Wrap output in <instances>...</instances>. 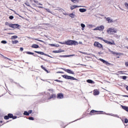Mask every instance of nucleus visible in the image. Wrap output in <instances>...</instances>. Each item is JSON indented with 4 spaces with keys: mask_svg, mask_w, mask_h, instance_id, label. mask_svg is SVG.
Segmentation results:
<instances>
[{
    "mask_svg": "<svg viewBox=\"0 0 128 128\" xmlns=\"http://www.w3.org/2000/svg\"><path fill=\"white\" fill-rule=\"evenodd\" d=\"M28 119H29L30 120H34V118L33 117H29L28 118Z\"/></svg>",
    "mask_w": 128,
    "mask_h": 128,
    "instance_id": "c9c22d12",
    "label": "nucleus"
},
{
    "mask_svg": "<svg viewBox=\"0 0 128 128\" xmlns=\"http://www.w3.org/2000/svg\"><path fill=\"white\" fill-rule=\"evenodd\" d=\"M50 90H51V89L48 90V91H50Z\"/></svg>",
    "mask_w": 128,
    "mask_h": 128,
    "instance_id": "bf43d9fd",
    "label": "nucleus"
},
{
    "mask_svg": "<svg viewBox=\"0 0 128 128\" xmlns=\"http://www.w3.org/2000/svg\"><path fill=\"white\" fill-rule=\"evenodd\" d=\"M105 43L108 44L110 45H115V42H114V40H112V42H108V40H104V42Z\"/></svg>",
    "mask_w": 128,
    "mask_h": 128,
    "instance_id": "f8f14e48",
    "label": "nucleus"
},
{
    "mask_svg": "<svg viewBox=\"0 0 128 128\" xmlns=\"http://www.w3.org/2000/svg\"><path fill=\"white\" fill-rule=\"evenodd\" d=\"M38 8H43V7L42 6H38Z\"/></svg>",
    "mask_w": 128,
    "mask_h": 128,
    "instance_id": "8fccbe9b",
    "label": "nucleus"
},
{
    "mask_svg": "<svg viewBox=\"0 0 128 128\" xmlns=\"http://www.w3.org/2000/svg\"><path fill=\"white\" fill-rule=\"evenodd\" d=\"M26 4L28 6H30V4H28V3H27V4L26 3Z\"/></svg>",
    "mask_w": 128,
    "mask_h": 128,
    "instance_id": "3c124183",
    "label": "nucleus"
},
{
    "mask_svg": "<svg viewBox=\"0 0 128 128\" xmlns=\"http://www.w3.org/2000/svg\"><path fill=\"white\" fill-rule=\"evenodd\" d=\"M56 94H52L51 96H50V98H48V100H51L52 98H56Z\"/></svg>",
    "mask_w": 128,
    "mask_h": 128,
    "instance_id": "2eb2a0df",
    "label": "nucleus"
},
{
    "mask_svg": "<svg viewBox=\"0 0 128 128\" xmlns=\"http://www.w3.org/2000/svg\"><path fill=\"white\" fill-rule=\"evenodd\" d=\"M74 14H70V15H69V16H70L71 18H74Z\"/></svg>",
    "mask_w": 128,
    "mask_h": 128,
    "instance_id": "7c9ffc66",
    "label": "nucleus"
},
{
    "mask_svg": "<svg viewBox=\"0 0 128 128\" xmlns=\"http://www.w3.org/2000/svg\"><path fill=\"white\" fill-rule=\"evenodd\" d=\"M14 18V16H9V19L10 20H13Z\"/></svg>",
    "mask_w": 128,
    "mask_h": 128,
    "instance_id": "79ce46f5",
    "label": "nucleus"
},
{
    "mask_svg": "<svg viewBox=\"0 0 128 128\" xmlns=\"http://www.w3.org/2000/svg\"><path fill=\"white\" fill-rule=\"evenodd\" d=\"M103 112L102 111H98L94 110H92L89 113L90 116H94V114H100L102 113Z\"/></svg>",
    "mask_w": 128,
    "mask_h": 128,
    "instance_id": "20e7f679",
    "label": "nucleus"
},
{
    "mask_svg": "<svg viewBox=\"0 0 128 128\" xmlns=\"http://www.w3.org/2000/svg\"><path fill=\"white\" fill-rule=\"evenodd\" d=\"M34 52L36 53V54H42V55H43V56H47L48 57H49V55L46 54H44V52H38V51H34Z\"/></svg>",
    "mask_w": 128,
    "mask_h": 128,
    "instance_id": "1a4fd4ad",
    "label": "nucleus"
},
{
    "mask_svg": "<svg viewBox=\"0 0 128 128\" xmlns=\"http://www.w3.org/2000/svg\"><path fill=\"white\" fill-rule=\"evenodd\" d=\"M20 50L21 52L24 51V48H20Z\"/></svg>",
    "mask_w": 128,
    "mask_h": 128,
    "instance_id": "c03bdc74",
    "label": "nucleus"
},
{
    "mask_svg": "<svg viewBox=\"0 0 128 128\" xmlns=\"http://www.w3.org/2000/svg\"><path fill=\"white\" fill-rule=\"evenodd\" d=\"M31 47L33 48H39V46L36 44H33L32 45Z\"/></svg>",
    "mask_w": 128,
    "mask_h": 128,
    "instance_id": "dca6fc26",
    "label": "nucleus"
},
{
    "mask_svg": "<svg viewBox=\"0 0 128 128\" xmlns=\"http://www.w3.org/2000/svg\"><path fill=\"white\" fill-rule=\"evenodd\" d=\"M122 108H123L124 110H126L128 109V107L126 106H122Z\"/></svg>",
    "mask_w": 128,
    "mask_h": 128,
    "instance_id": "2f4dec72",
    "label": "nucleus"
},
{
    "mask_svg": "<svg viewBox=\"0 0 128 128\" xmlns=\"http://www.w3.org/2000/svg\"><path fill=\"white\" fill-rule=\"evenodd\" d=\"M79 8V6H70V10H73L74 8Z\"/></svg>",
    "mask_w": 128,
    "mask_h": 128,
    "instance_id": "aec40b11",
    "label": "nucleus"
},
{
    "mask_svg": "<svg viewBox=\"0 0 128 128\" xmlns=\"http://www.w3.org/2000/svg\"><path fill=\"white\" fill-rule=\"evenodd\" d=\"M19 26H20L19 24H10L9 27L16 29V28H18Z\"/></svg>",
    "mask_w": 128,
    "mask_h": 128,
    "instance_id": "9b49d317",
    "label": "nucleus"
},
{
    "mask_svg": "<svg viewBox=\"0 0 128 128\" xmlns=\"http://www.w3.org/2000/svg\"><path fill=\"white\" fill-rule=\"evenodd\" d=\"M99 94H100V92L98 90H94L93 91V94H94V96H98Z\"/></svg>",
    "mask_w": 128,
    "mask_h": 128,
    "instance_id": "4468645a",
    "label": "nucleus"
},
{
    "mask_svg": "<svg viewBox=\"0 0 128 128\" xmlns=\"http://www.w3.org/2000/svg\"><path fill=\"white\" fill-rule=\"evenodd\" d=\"M33 2H34V3H36L38 5L42 6V4L38 3V2L37 0H34Z\"/></svg>",
    "mask_w": 128,
    "mask_h": 128,
    "instance_id": "b1692460",
    "label": "nucleus"
},
{
    "mask_svg": "<svg viewBox=\"0 0 128 128\" xmlns=\"http://www.w3.org/2000/svg\"><path fill=\"white\" fill-rule=\"evenodd\" d=\"M124 123H125V124L128 123V119H127V118L124 119Z\"/></svg>",
    "mask_w": 128,
    "mask_h": 128,
    "instance_id": "4c0bfd02",
    "label": "nucleus"
},
{
    "mask_svg": "<svg viewBox=\"0 0 128 128\" xmlns=\"http://www.w3.org/2000/svg\"><path fill=\"white\" fill-rule=\"evenodd\" d=\"M80 26H81V27H82V28H85L86 26L84 24H81Z\"/></svg>",
    "mask_w": 128,
    "mask_h": 128,
    "instance_id": "58836bf2",
    "label": "nucleus"
},
{
    "mask_svg": "<svg viewBox=\"0 0 128 128\" xmlns=\"http://www.w3.org/2000/svg\"><path fill=\"white\" fill-rule=\"evenodd\" d=\"M29 114H30L28 112H27L26 111H24V113H23V114H24V116H28Z\"/></svg>",
    "mask_w": 128,
    "mask_h": 128,
    "instance_id": "bb28decb",
    "label": "nucleus"
},
{
    "mask_svg": "<svg viewBox=\"0 0 128 128\" xmlns=\"http://www.w3.org/2000/svg\"><path fill=\"white\" fill-rule=\"evenodd\" d=\"M99 60L101 62H102L104 64H106V66H108L110 64V63L108 62L107 61H106L105 60H104L102 58H100Z\"/></svg>",
    "mask_w": 128,
    "mask_h": 128,
    "instance_id": "9d476101",
    "label": "nucleus"
},
{
    "mask_svg": "<svg viewBox=\"0 0 128 128\" xmlns=\"http://www.w3.org/2000/svg\"><path fill=\"white\" fill-rule=\"evenodd\" d=\"M106 32L110 35H113L118 32V30L115 28H110L107 29Z\"/></svg>",
    "mask_w": 128,
    "mask_h": 128,
    "instance_id": "f257e3e1",
    "label": "nucleus"
},
{
    "mask_svg": "<svg viewBox=\"0 0 128 128\" xmlns=\"http://www.w3.org/2000/svg\"><path fill=\"white\" fill-rule=\"evenodd\" d=\"M8 34H14V33H8Z\"/></svg>",
    "mask_w": 128,
    "mask_h": 128,
    "instance_id": "603ef678",
    "label": "nucleus"
},
{
    "mask_svg": "<svg viewBox=\"0 0 128 128\" xmlns=\"http://www.w3.org/2000/svg\"><path fill=\"white\" fill-rule=\"evenodd\" d=\"M126 89L128 91V86H126Z\"/></svg>",
    "mask_w": 128,
    "mask_h": 128,
    "instance_id": "5fc2aeb1",
    "label": "nucleus"
},
{
    "mask_svg": "<svg viewBox=\"0 0 128 128\" xmlns=\"http://www.w3.org/2000/svg\"><path fill=\"white\" fill-rule=\"evenodd\" d=\"M17 38H18V36L16 35H15V36H11L10 39L13 40L14 39H16Z\"/></svg>",
    "mask_w": 128,
    "mask_h": 128,
    "instance_id": "393cba45",
    "label": "nucleus"
},
{
    "mask_svg": "<svg viewBox=\"0 0 128 128\" xmlns=\"http://www.w3.org/2000/svg\"><path fill=\"white\" fill-rule=\"evenodd\" d=\"M125 6H126V7L128 9V4L126 3V4H125Z\"/></svg>",
    "mask_w": 128,
    "mask_h": 128,
    "instance_id": "49530a36",
    "label": "nucleus"
},
{
    "mask_svg": "<svg viewBox=\"0 0 128 128\" xmlns=\"http://www.w3.org/2000/svg\"><path fill=\"white\" fill-rule=\"evenodd\" d=\"M68 56H73V55H70Z\"/></svg>",
    "mask_w": 128,
    "mask_h": 128,
    "instance_id": "4d7b16f0",
    "label": "nucleus"
},
{
    "mask_svg": "<svg viewBox=\"0 0 128 128\" xmlns=\"http://www.w3.org/2000/svg\"><path fill=\"white\" fill-rule=\"evenodd\" d=\"M41 68L42 69L44 70L46 72V73H49V72L48 70L45 67H44V66H41Z\"/></svg>",
    "mask_w": 128,
    "mask_h": 128,
    "instance_id": "a211bd4d",
    "label": "nucleus"
},
{
    "mask_svg": "<svg viewBox=\"0 0 128 128\" xmlns=\"http://www.w3.org/2000/svg\"><path fill=\"white\" fill-rule=\"evenodd\" d=\"M96 38L100 40H102L103 42L106 41V40H104V38L100 37H96Z\"/></svg>",
    "mask_w": 128,
    "mask_h": 128,
    "instance_id": "c85d7f7f",
    "label": "nucleus"
},
{
    "mask_svg": "<svg viewBox=\"0 0 128 128\" xmlns=\"http://www.w3.org/2000/svg\"><path fill=\"white\" fill-rule=\"evenodd\" d=\"M125 110L127 112H128V108L126 110Z\"/></svg>",
    "mask_w": 128,
    "mask_h": 128,
    "instance_id": "6e6d98bb",
    "label": "nucleus"
},
{
    "mask_svg": "<svg viewBox=\"0 0 128 128\" xmlns=\"http://www.w3.org/2000/svg\"><path fill=\"white\" fill-rule=\"evenodd\" d=\"M125 66H128V62H125Z\"/></svg>",
    "mask_w": 128,
    "mask_h": 128,
    "instance_id": "a18cd8bd",
    "label": "nucleus"
},
{
    "mask_svg": "<svg viewBox=\"0 0 128 128\" xmlns=\"http://www.w3.org/2000/svg\"><path fill=\"white\" fill-rule=\"evenodd\" d=\"M59 44H62V45L65 44L66 45V41L64 42H60Z\"/></svg>",
    "mask_w": 128,
    "mask_h": 128,
    "instance_id": "a19ab883",
    "label": "nucleus"
},
{
    "mask_svg": "<svg viewBox=\"0 0 128 128\" xmlns=\"http://www.w3.org/2000/svg\"><path fill=\"white\" fill-rule=\"evenodd\" d=\"M80 12H86V8H80L79 9Z\"/></svg>",
    "mask_w": 128,
    "mask_h": 128,
    "instance_id": "412c9836",
    "label": "nucleus"
},
{
    "mask_svg": "<svg viewBox=\"0 0 128 128\" xmlns=\"http://www.w3.org/2000/svg\"><path fill=\"white\" fill-rule=\"evenodd\" d=\"M122 71H120V72H118V73H122Z\"/></svg>",
    "mask_w": 128,
    "mask_h": 128,
    "instance_id": "13d9d810",
    "label": "nucleus"
},
{
    "mask_svg": "<svg viewBox=\"0 0 128 128\" xmlns=\"http://www.w3.org/2000/svg\"><path fill=\"white\" fill-rule=\"evenodd\" d=\"M10 118H12V120H15L17 118L16 116H14L13 114H8V116H4V120H8Z\"/></svg>",
    "mask_w": 128,
    "mask_h": 128,
    "instance_id": "7ed1b4c3",
    "label": "nucleus"
},
{
    "mask_svg": "<svg viewBox=\"0 0 128 128\" xmlns=\"http://www.w3.org/2000/svg\"><path fill=\"white\" fill-rule=\"evenodd\" d=\"M110 52H111L112 54L119 55L120 54L118 52H114L113 51L109 50Z\"/></svg>",
    "mask_w": 128,
    "mask_h": 128,
    "instance_id": "6ab92c4d",
    "label": "nucleus"
},
{
    "mask_svg": "<svg viewBox=\"0 0 128 128\" xmlns=\"http://www.w3.org/2000/svg\"><path fill=\"white\" fill-rule=\"evenodd\" d=\"M62 76L64 78L68 80H78L76 78H74V76H70L62 75Z\"/></svg>",
    "mask_w": 128,
    "mask_h": 128,
    "instance_id": "39448f33",
    "label": "nucleus"
},
{
    "mask_svg": "<svg viewBox=\"0 0 128 128\" xmlns=\"http://www.w3.org/2000/svg\"><path fill=\"white\" fill-rule=\"evenodd\" d=\"M1 42L2 44H7V42L6 40H2Z\"/></svg>",
    "mask_w": 128,
    "mask_h": 128,
    "instance_id": "ea45409f",
    "label": "nucleus"
},
{
    "mask_svg": "<svg viewBox=\"0 0 128 128\" xmlns=\"http://www.w3.org/2000/svg\"><path fill=\"white\" fill-rule=\"evenodd\" d=\"M53 52H54L55 54H58V53L61 52L60 50H54V51H53Z\"/></svg>",
    "mask_w": 128,
    "mask_h": 128,
    "instance_id": "473e14b6",
    "label": "nucleus"
},
{
    "mask_svg": "<svg viewBox=\"0 0 128 128\" xmlns=\"http://www.w3.org/2000/svg\"><path fill=\"white\" fill-rule=\"evenodd\" d=\"M64 71H65L67 73L69 74H75L74 73V72L73 71H72V70H70V69H63Z\"/></svg>",
    "mask_w": 128,
    "mask_h": 128,
    "instance_id": "6e6552de",
    "label": "nucleus"
},
{
    "mask_svg": "<svg viewBox=\"0 0 128 128\" xmlns=\"http://www.w3.org/2000/svg\"><path fill=\"white\" fill-rule=\"evenodd\" d=\"M60 73H63V72H60Z\"/></svg>",
    "mask_w": 128,
    "mask_h": 128,
    "instance_id": "680f3d73",
    "label": "nucleus"
},
{
    "mask_svg": "<svg viewBox=\"0 0 128 128\" xmlns=\"http://www.w3.org/2000/svg\"><path fill=\"white\" fill-rule=\"evenodd\" d=\"M122 78L124 80H126L127 78V76H122Z\"/></svg>",
    "mask_w": 128,
    "mask_h": 128,
    "instance_id": "e433bc0d",
    "label": "nucleus"
},
{
    "mask_svg": "<svg viewBox=\"0 0 128 128\" xmlns=\"http://www.w3.org/2000/svg\"><path fill=\"white\" fill-rule=\"evenodd\" d=\"M2 123H3V122L2 120H0V124H2Z\"/></svg>",
    "mask_w": 128,
    "mask_h": 128,
    "instance_id": "864d4df0",
    "label": "nucleus"
},
{
    "mask_svg": "<svg viewBox=\"0 0 128 128\" xmlns=\"http://www.w3.org/2000/svg\"><path fill=\"white\" fill-rule=\"evenodd\" d=\"M50 46H56L54 44H50Z\"/></svg>",
    "mask_w": 128,
    "mask_h": 128,
    "instance_id": "de8ad7c7",
    "label": "nucleus"
},
{
    "mask_svg": "<svg viewBox=\"0 0 128 128\" xmlns=\"http://www.w3.org/2000/svg\"><path fill=\"white\" fill-rule=\"evenodd\" d=\"M12 44H16L18 43V40H12Z\"/></svg>",
    "mask_w": 128,
    "mask_h": 128,
    "instance_id": "4be33fe9",
    "label": "nucleus"
},
{
    "mask_svg": "<svg viewBox=\"0 0 128 128\" xmlns=\"http://www.w3.org/2000/svg\"><path fill=\"white\" fill-rule=\"evenodd\" d=\"M26 54H32V55H34V53L32 52H26Z\"/></svg>",
    "mask_w": 128,
    "mask_h": 128,
    "instance_id": "c756f323",
    "label": "nucleus"
},
{
    "mask_svg": "<svg viewBox=\"0 0 128 128\" xmlns=\"http://www.w3.org/2000/svg\"><path fill=\"white\" fill-rule=\"evenodd\" d=\"M78 0H71V2H74V4H77L78 3Z\"/></svg>",
    "mask_w": 128,
    "mask_h": 128,
    "instance_id": "a878e982",
    "label": "nucleus"
},
{
    "mask_svg": "<svg viewBox=\"0 0 128 128\" xmlns=\"http://www.w3.org/2000/svg\"><path fill=\"white\" fill-rule=\"evenodd\" d=\"M103 30H104V26H99L96 27V28H94V29H93V30L102 31Z\"/></svg>",
    "mask_w": 128,
    "mask_h": 128,
    "instance_id": "0eeeda50",
    "label": "nucleus"
},
{
    "mask_svg": "<svg viewBox=\"0 0 128 128\" xmlns=\"http://www.w3.org/2000/svg\"><path fill=\"white\" fill-rule=\"evenodd\" d=\"M123 96V97H126V98H128V95H123V96Z\"/></svg>",
    "mask_w": 128,
    "mask_h": 128,
    "instance_id": "09e8293b",
    "label": "nucleus"
},
{
    "mask_svg": "<svg viewBox=\"0 0 128 128\" xmlns=\"http://www.w3.org/2000/svg\"><path fill=\"white\" fill-rule=\"evenodd\" d=\"M65 42L66 45L68 46H76L78 44L76 41L74 40H68V41H65Z\"/></svg>",
    "mask_w": 128,
    "mask_h": 128,
    "instance_id": "f03ea898",
    "label": "nucleus"
},
{
    "mask_svg": "<svg viewBox=\"0 0 128 128\" xmlns=\"http://www.w3.org/2000/svg\"><path fill=\"white\" fill-rule=\"evenodd\" d=\"M32 110H28V113H29L30 114H31V113H32Z\"/></svg>",
    "mask_w": 128,
    "mask_h": 128,
    "instance_id": "37998d69",
    "label": "nucleus"
},
{
    "mask_svg": "<svg viewBox=\"0 0 128 128\" xmlns=\"http://www.w3.org/2000/svg\"><path fill=\"white\" fill-rule=\"evenodd\" d=\"M3 58H4V59L8 60H10V61H12V60H10V58H7V57H6V56H3Z\"/></svg>",
    "mask_w": 128,
    "mask_h": 128,
    "instance_id": "72a5a7b5",
    "label": "nucleus"
},
{
    "mask_svg": "<svg viewBox=\"0 0 128 128\" xmlns=\"http://www.w3.org/2000/svg\"><path fill=\"white\" fill-rule=\"evenodd\" d=\"M87 82L88 84H94V82L92 80H88Z\"/></svg>",
    "mask_w": 128,
    "mask_h": 128,
    "instance_id": "5701e85b",
    "label": "nucleus"
},
{
    "mask_svg": "<svg viewBox=\"0 0 128 128\" xmlns=\"http://www.w3.org/2000/svg\"><path fill=\"white\" fill-rule=\"evenodd\" d=\"M12 24H10V22H6V23H5V25L6 26H10V25H12Z\"/></svg>",
    "mask_w": 128,
    "mask_h": 128,
    "instance_id": "cd10ccee",
    "label": "nucleus"
},
{
    "mask_svg": "<svg viewBox=\"0 0 128 128\" xmlns=\"http://www.w3.org/2000/svg\"><path fill=\"white\" fill-rule=\"evenodd\" d=\"M54 81L56 82H63V81L60 80H54Z\"/></svg>",
    "mask_w": 128,
    "mask_h": 128,
    "instance_id": "f704fd0d",
    "label": "nucleus"
},
{
    "mask_svg": "<svg viewBox=\"0 0 128 128\" xmlns=\"http://www.w3.org/2000/svg\"><path fill=\"white\" fill-rule=\"evenodd\" d=\"M94 46L98 48H103L102 44H100L98 42H95Z\"/></svg>",
    "mask_w": 128,
    "mask_h": 128,
    "instance_id": "423d86ee",
    "label": "nucleus"
},
{
    "mask_svg": "<svg viewBox=\"0 0 128 128\" xmlns=\"http://www.w3.org/2000/svg\"><path fill=\"white\" fill-rule=\"evenodd\" d=\"M118 58H120V57H118Z\"/></svg>",
    "mask_w": 128,
    "mask_h": 128,
    "instance_id": "e2e57ef3",
    "label": "nucleus"
},
{
    "mask_svg": "<svg viewBox=\"0 0 128 128\" xmlns=\"http://www.w3.org/2000/svg\"><path fill=\"white\" fill-rule=\"evenodd\" d=\"M126 48L128 50V47H126Z\"/></svg>",
    "mask_w": 128,
    "mask_h": 128,
    "instance_id": "052dcab7",
    "label": "nucleus"
},
{
    "mask_svg": "<svg viewBox=\"0 0 128 128\" xmlns=\"http://www.w3.org/2000/svg\"><path fill=\"white\" fill-rule=\"evenodd\" d=\"M64 98L63 94L61 93H59L57 94V98L58 99H62Z\"/></svg>",
    "mask_w": 128,
    "mask_h": 128,
    "instance_id": "ddd939ff",
    "label": "nucleus"
},
{
    "mask_svg": "<svg viewBox=\"0 0 128 128\" xmlns=\"http://www.w3.org/2000/svg\"><path fill=\"white\" fill-rule=\"evenodd\" d=\"M106 20L107 22H108V23H112L113 22V20H111L110 17H108L106 18Z\"/></svg>",
    "mask_w": 128,
    "mask_h": 128,
    "instance_id": "f3484780",
    "label": "nucleus"
}]
</instances>
